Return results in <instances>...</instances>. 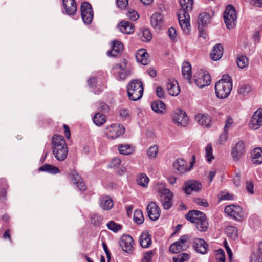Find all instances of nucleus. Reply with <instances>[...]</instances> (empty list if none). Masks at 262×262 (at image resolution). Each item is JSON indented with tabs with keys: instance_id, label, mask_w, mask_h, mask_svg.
<instances>
[{
	"instance_id": "obj_19",
	"label": "nucleus",
	"mask_w": 262,
	"mask_h": 262,
	"mask_svg": "<svg viewBox=\"0 0 262 262\" xmlns=\"http://www.w3.org/2000/svg\"><path fill=\"white\" fill-rule=\"evenodd\" d=\"M244 143L243 142L237 143L232 150V156L235 160H238L244 154Z\"/></svg>"
},
{
	"instance_id": "obj_2",
	"label": "nucleus",
	"mask_w": 262,
	"mask_h": 262,
	"mask_svg": "<svg viewBox=\"0 0 262 262\" xmlns=\"http://www.w3.org/2000/svg\"><path fill=\"white\" fill-rule=\"evenodd\" d=\"M53 154L58 161L64 160L68 155V149L63 136L54 135L52 139Z\"/></svg>"
},
{
	"instance_id": "obj_53",
	"label": "nucleus",
	"mask_w": 262,
	"mask_h": 262,
	"mask_svg": "<svg viewBox=\"0 0 262 262\" xmlns=\"http://www.w3.org/2000/svg\"><path fill=\"white\" fill-rule=\"evenodd\" d=\"M153 257V252L149 251L144 254L141 262H151Z\"/></svg>"
},
{
	"instance_id": "obj_17",
	"label": "nucleus",
	"mask_w": 262,
	"mask_h": 262,
	"mask_svg": "<svg viewBox=\"0 0 262 262\" xmlns=\"http://www.w3.org/2000/svg\"><path fill=\"white\" fill-rule=\"evenodd\" d=\"M185 216L187 220L193 223L206 217L203 212L196 210H190Z\"/></svg>"
},
{
	"instance_id": "obj_61",
	"label": "nucleus",
	"mask_w": 262,
	"mask_h": 262,
	"mask_svg": "<svg viewBox=\"0 0 262 262\" xmlns=\"http://www.w3.org/2000/svg\"><path fill=\"white\" fill-rule=\"evenodd\" d=\"M156 94L160 98H164L165 93L163 89L161 86H158L156 90Z\"/></svg>"
},
{
	"instance_id": "obj_1",
	"label": "nucleus",
	"mask_w": 262,
	"mask_h": 262,
	"mask_svg": "<svg viewBox=\"0 0 262 262\" xmlns=\"http://www.w3.org/2000/svg\"><path fill=\"white\" fill-rule=\"evenodd\" d=\"M181 8L179 10L178 17L183 31L188 33L190 28L189 12L192 9L193 0H179Z\"/></svg>"
},
{
	"instance_id": "obj_28",
	"label": "nucleus",
	"mask_w": 262,
	"mask_h": 262,
	"mask_svg": "<svg viewBox=\"0 0 262 262\" xmlns=\"http://www.w3.org/2000/svg\"><path fill=\"white\" fill-rule=\"evenodd\" d=\"M210 16L207 13H202L200 14L198 18V28L200 32L203 33V28L206 24L209 23Z\"/></svg>"
},
{
	"instance_id": "obj_30",
	"label": "nucleus",
	"mask_w": 262,
	"mask_h": 262,
	"mask_svg": "<svg viewBox=\"0 0 262 262\" xmlns=\"http://www.w3.org/2000/svg\"><path fill=\"white\" fill-rule=\"evenodd\" d=\"M113 205V200L108 196H103L100 199V206L103 210H108L111 209Z\"/></svg>"
},
{
	"instance_id": "obj_25",
	"label": "nucleus",
	"mask_w": 262,
	"mask_h": 262,
	"mask_svg": "<svg viewBox=\"0 0 262 262\" xmlns=\"http://www.w3.org/2000/svg\"><path fill=\"white\" fill-rule=\"evenodd\" d=\"M150 21L155 29L160 30L163 24V16L160 13H155L151 16Z\"/></svg>"
},
{
	"instance_id": "obj_35",
	"label": "nucleus",
	"mask_w": 262,
	"mask_h": 262,
	"mask_svg": "<svg viewBox=\"0 0 262 262\" xmlns=\"http://www.w3.org/2000/svg\"><path fill=\"white\" fill-rule=\"evenodd\" d=\"M39 170L46 171L51 174H56L60 172V170L57 167L50 164H46L39 168Z\"/></svg>"
},
{
	"instance_id": "obj_44",
	"label": "nucleus",
	"mask_w": 262,
	"mask_h": 262,
	"mask_svg": "<svg viewBox=\"0 0 262 262\" xmlns=\"http://www.w3.org/2000/svg\"><path fill=\"white\" fill-rule=\"evenodd\" d=\"M7 185L6 181L4 179H0V198L3 200L6 196V188Z\"/></svg>"
},
{
	"instance_id": "obj_23",
	"label": "nucleus",
	"mask_w": 262,
	"mask_h": 262,
	"mask_svg": "<svg viewBox=\"0 0 262 262\" xmlns=\"http://www.w3.org/2000/svg\"><path fill=\"white\" fill-rule=\"evenodd\" d=\"M165 194L163 199H161V203L164 208L166 210L169 209L172 206V194L168 189H165L163 190Z\"/></svg>"
},
{
	"instance_id": "obj_7",
	"label": "nucleus",
	"mask_w": 262,
	"mask_h": 262,
	"mask_svg": "<svg viewBox=\"0 0 262 262\" xmlns=\"http://www.w3.org/2000/svg\"><path fill=\"white\" fill-rule=\"evenodd\" d=\"M124 132V127L120 124H112L105 128V135L110 139H115L119 137Z\"/></svg>"
},
{
	"instance_id": "obj_34",
	"label": "nucleus",
	"mask_w": 262,
	"mask_h": 262,
	"mask_svg": "<svg viewBox=\"0 0 262 262\" xmlns=\"http://www.w3.org/2000/svg\"><path fill=\"white\" fill-rule=\"evenodd\" d=\"M151 108L155 113L162 114L165 110V105L162 101L156 100L151 103Z\"/></svg>"
},
{
	"instance_id": "obj_10",
	"label": "nucleus",
	"mask_w": 262,
	"mask_h": 262,
	"mask_svg": "<svg viewBox=\"0 0 262 262\" xmlns=\"http://www.w3.org/2000/svg\"><path fill=\"white\" fill-rule=\"evenodd\" d=\"M146 210L149 218L155 221L157 220L160 215V208L155 202H150L146 207Z\"/></svg>"
},
{
	"instance_id": "obj_40",
	"label": "nucleus",
	"mask_w": 262,
	"mask_h": 262,
	"mask_svg": "<svg viewBox=\"0 0 262 262\" xmlns=\"http://www.w3.org/2000/svg\"><path fill=\"white\" fill-rule=\"evenodd\" d=\"M134 220L135 222L138 224H142L144 220L143 213L141 210H136L134 212Z\"/></svg>"
},
{
	"instance_id": "obj_46",
	"label": "nucleus",
	"mask_w": 262,
	"mask_h": 262,
	"mask_svg": "<svg viewBox=\"0 0 262 262\" xmlns=\"http://www.w3.org/2000/svg\"><path fill=\"white\" fill-rule=\"evenodd\" d=\"M158 152V148L157 145L151 146L147 150L146 153L150 158H155Z\"/></svg>"
},
{
	"instance_id": "obj_58",
	"label": "nucleus",
	"mask_w": 262,
	"mask_h": 262,
	"mask_svg": "<svg viewBox=\"0 0 262 262\" xmlns=\"http://www.w3.org/2000/svg\"><path fill=\"white\" fill-rule=\"evenodd\" d=\"M224 245L225 248H226L227 253L228 254L229 260L230 262H232V256H233L232 252L231 249L228 245L227 242L226 240L224 241Z\"/></svg>"
},
{
	"instance_id": "obj_36",
	"label": "nucleus",
	"mask_w": 262,
	"mask_h": 262,
	"mask_svg": "<svg viewBox=\"0 0 262 262\" xmlns=\"http://www.w3.org/2000/svg\"><path fill=\"white\" fill-rule=\"evenodd\" d=\"M173 166L180 173H183L186 170V162L182 159L177 160L173 163Z\"/></svg>"
},
{
	"instance_id": "obj_21",
	"label": "nucleus",
	"mask_w": 262,
	"mask_h": 262,
	"mask_svg": "<svg viewBox=\"0 0 262 262\" xmlns=\"http://www.w3.org/2000/svg\"><path fill=\"white\" fill-rule=\"evenodd\" d=\"M223 47L220 43L216 44L210 53L211 58L214 61L219 60L223 55Z\"/></svg>"
},
{
	"instance_id": "obj_59",
	"label": "nucleus",
	"mask_w": 262,
	"mask_h": 262,
	"mask_svg": "<svg viewBox=\"0 0 262 262\" xmlns=\"http://www.w3.org/2000/svg\"><path fill=\"white\" fill-rule=\"evenodd\" d=\"M121 161L120 159L118 158H115L112 159L110 163V167L112 168H117L121 164Z\"/></svg>"
},
{
	"instance_id": "obj_60",
	"label": "nucleus",
	"mask_w": 262,
	"mask_h": 262,
	"mask_svg": "<svg viewBox=\"0 0 262 262\" xmlns=\"http://www.w3.org/2000/svg\"><path fill=\"white\" fill-rule=\"evenodd\" d=\"M118 8L123 9L126 8L128 4V0H117Z\"/></svg>"
},
{
	"instance_id": "obj_38",
	"label": "nucleus",
	"mask_w": 262,
	"mask_h": 262,
	"mask_svg": "<svg viewBox=\"0 0 262 262\" xmlns=\"http://www.w3.org/2000/svg\"><path fill=\"white\" fill-rule=\"evenodd\" d=\"M93 122L97 126H101L106 122L105 116L101 113H96L93 117Z\"/></svg>"
},
{
	"instance_id": "obj_6",
	"label": "nucleus",
	"mask_w": 262,
	"mask_h": 262,
	"mask_svg": "<svg viewBox=\"0 0 262 262\" xmlns=\"http://www.w3.org/2000/svg\"><path fill=\"white\" fill-rule=\"evenodd\" d=\"M189 236L187 235H183L178 241L170 246V252L173 253H177L186 250L189 246Z\"/></svg>"
},
{
	"instance_id": "obj_3",
	"label": "nucleus",
	"mask_w": 262,
	"mask_h": 262,
	"mask_svg": "<svg viewBox=\"0 0 262 262\" xmlns=\"http://www.w3.org/2000/svg\"><path fill=\"white\" fill-rule=\"evenodd\" d=\"M232 89V80L229 75H224L215 85V93L220 99L227 98L230 94Z\"/></svg>"
},
{
	"instance_id": "obj_37",
	"label": "nucleus",
	"mask_w": 262,
	"mask_h": 262,
	"mask_svg": "<svg viewBox=\"0 0 262 262\" xmlns=\"http://www.w3.org/2000/svg\"><path fill=\"white\" fill-rule=\"evenodd\" d=\"M197 229L201 232H205L208 228V222L207 217L194 223Z\"/></svg>"
},
{
	"instance_id": "obj_29",
	"label": "nucleus",
	"mask_w": 262,
	"mask_h": 262,
	"mask_svg": "<svg viewBox=\"0 0 262 262\" xmlns=\"http://www.w3.org/2000/svg\"><path fill=\"white\" fill-rule=\"evenodd\" d=\"M134 24L128 21H121L119 24V28L120 31L126 34L132 33L134 31Z\"/></svg>"
},
{
	"instance_id": "obj_42",
	"label": "nucleus",
	"mask_w": 262,
	"mask_h": 262,
	"mask_svg": "<svg viewBox=\"0 0 262 262\" xmlns=\"http://www.w3.org/2000/svg\"><path fill=\"white\" fill-rule=\"evenodd\" d=\"M149 182V178L145 174H141L137 179V184L141 186L147 187Z\"/></svg>"
},
{
	"instance_id": "obj_33",
	"label": "nucleus",
	"mask_w": 262,
	"mask_h": 262,
	"mask_svg": "<svg viewBox=\"0 0 262 262\" xmlns=\"http://www.w3.org/2000/svg\"><path fill=\"white\" fill-rule=\"evenodd\" d=\"M182 73L183 76L190 82L191 77V66L188 62L185 61L183 62L182 68Z\"/></svg>"
},
{
	"instance_id": "obj_16",
	"label": "nucleus",
	"mask_w": 262,
	"mask_h": 262,
	"mask_svg": "<svg viewBox=\"0 0 262 262\" xmlns=\"http://www.w3.org/2000/svg\"><path fill=\"white\" fill-rule=\"evenodd\" d=\"M193 80L196 85L201 88L209 85L211 83V77L209 73H203L200 77L196 78L195 76L193 77Z\"/></svg>"
},
{
	"instance_id": "obj_20",
	"label": "nucleus",
	"mask_w": 262,
	"mask_h": 262,
	"mask_svg": "<svg viewBox=\"0 0 262 262\" xmlns=\"http://www.w3.org/2000/svg\"><path fill=\"white\" fill-rule=\"evenodd\" d=\"M66 13L69 15L75 14L77 10V5L75 0H62Z\"/></svg>"
},
{
	"instance_id": "obj_14",
	"label": "nucleus",
	"mask_w": 262,
	"mask_h": 262,
	"mask_svg": "<svg viewBox=\"0 0 262 262\" xmlns=\"http://www.w3.org/2000/svg\"><path fill=\"white\" fill-rule=\"evenodd\" d=\"M119 243L120 247L124 251L128 253L132 251L134 240L131 236L129 235H123L120 239Z\"/></svg>"
},
{
	"instance_id": "obj_57",
	"label": "nucleus",
	"mask_w": 262,
	"mask_h": 262,
	"mask_svg": "<svg viewBox=\"0 0 262 262\" xmlns=\"http://www.w3.org/2000/svg\"><path fill=\"white\" fill-rule=\"evenodd\" d=\"M233 123V119L230 116H228L226 120L224 130L228 131Z\"/></svg>"
},
{
	"instance_id": "obj_18",
	"label": "nucleus",
	"mask_w": 262,
	"mask_h": 262,
	"mask_svg": "<svg viewBox=\"0 0 262 262\" xmlns=\"http://www.w3.org/2000/svg\"><path fill=\"white\" fill-rule=\"evenodd\" d=\"M70 177L72 183L76 185V187L81 191L86 190V186L82 181L80 176L74 171L71 172Z\"/></svg>"
},
{
	"instance_id": "obj_24",
	"label": "nucleus",
	"mask_w": 262,
	"mask_h": 262,
	"mask_svg": "<svg viewBox=\"0 0 262 262\" xmlns=\"http://www.w3.org/2000/svg\"><path fill=\"white\" fill-rule=\"evenodd\" d=\"M112 50L107 52V55L109 56L116 57L123 50V45L118 40H115L113 42Z\"/></svg>"
},
{
	"instance_id": "obj_12",
	"label": "nucleus",
	"mask_w": 262,
	"mask_h": 262,
	"mask_svg": "<svg viewBox=\"0 0 262 262\" xmlns=\"http://www.w3.org/2000/svg\"><path fill=\"white\" fill-rule=\"evenodd\" d=\"M173 122L183 126L188 124V118L185 112L181 110H176L172 115Z\"/></svg>"
},
{
	"instance_id": "obj_55",
	"label": "nucleus",
	"mask_w": 262,
	"mask_h": 262,
	"mask_svg": "<svg viewBox=\"0 0 262 262\" xmlns=\"http://www.w3.org/2000/svg\"><path fill=\"white\" fill-rule=\"evenodd\" d=\"M250 262H262V256L258 253H253L251 256Z\"/></svg>"
},
{
	"instance_id": "obj_45",
	"label": "nucleus",
	"mask_w": 262,
	"mask_h": 262,
	"mask_svg": "<svg viewBox=\"0 0 262 262\" xmlns=\"http://www.w3.org/2000/svg\"><path fill=\"white\" fill-rule=\"evenodd\" d=\"M106 226L109 230L113 231L114 232H117L121 229V226L114 221H110L106 224Z\"/></svg>"
},
{
	"instance_id": "obj_64",
	"label": "nucleus",
	"mask_w": 262,
	"mask_h": 262,
	"mask_svg": "<svg viewBox=\"0 0 262 262\" xmlns=\"http://www.w3.org/2000/svg\"><path fill=\"white\" fill-rule=\"evenodd\" d=\"M247 191L250 194H254V185L252 182H247Z\"/></svg>"
},
{
	"instance_id": "obj_50",
	"label": "nucleus",
	"mask_w": 262,
	"mask_h": 262,
	"mask_svg": "<svg viewBox=\"0 0 262 262\" xmlns=\"http://www.w3.org/2000/svg\"><path fill=\"white\" fill-rule=\"evenodd\" d=\"M126 16L132 20L135 21L138 19L139 15L134 10L128 9L126 13Z\"/></svg>"
},
{
	"instance_id": "obj_41",
	"label": "nucleus",
	"mask_w": 262,
	"mask_h": 262,
	"mask_svg": "<svg viewBox=\"0 0 262 262\" xmlns=\"http://www.w3.org/2000/svg\"><path fill=\"white\" fill-rule=\"evenodd\" d=\"M226 232L228 236L235 240L238 235L237 228L233 226H228L226 228Z\"/></svg>"
},
{
	"instance_id": "obj_51",
	"label": "nucleus",
	"mask_w": 262,
	"mask_h": 262,
	"mask_svg": "<svg viewBox=\"0 0 262 262\" xmlns=\"http://www.w3.org/2000/svg\"><path fill=\"white\" fill-rule=\"evenodd\" d=\"M216 259L217 262L225 261V255L223 250L220 249L216 251Z\"/></svg>"
},
{
	"instance_id": "obj_63",
	"label": "nucleus",
	"mask_w": 262,
	"mask_h": 262,
	"mask_svg": "<svg viewBox=\"0 0 262 262\" xmlns=\"http://www.w3.org/2000/svg\"><path fill=\"white\" fill-rule=\"evenodd\" d=\"M228 138V131L224 130V133L222 134L219 139V143L222 144L223 142H225Z\"/></svg>"
},
{
	"instance_id": "obj_8",
	"label": "nucleus",
	"mask_w": 262,
	"mask_h": 262,
	"mask_svg": "<svg viewBox=\"0 0 262 262\" xmlns=\"http://www.w3.org/2000/svg\"><path fill=\"white\" fill-rule=\"evenodd\" d=\"M93 11L91 4L87 2H83L81 5V18L85 24H90L93 19Z\"/></svg>"
},
{
	"instance_id": "obj_43",
	"label": "nucleus",
	"mask_w": 262,
	"mask_h": 262,
	"mask_svg": "<svg viewBox=\"0 0 262 262\" xmlns=\"http://www.w3.org/2000/svg\"><path fill=\"white\" fill-rule=\"evenodd\" d=\"M118 150L119 152L122 155H129L133 151V148L129 145H119Z\"/></svg>"
},
{
	"instance_id": "obj_4",
	"label": "nucleus",
	"mask_w": 262,
	"mask_h": 262,
	"mask_svg": "<svg viewBox=\"0 0 262 262\" xmlns=\"http://www.w3.org/2000/svg\"><path fill=\"white\" fill-rule=\"evenodd\" d=\"M127 94L131 100L136 101L140 99L143 94L142 82L137 79L132 81L127 85Z\"/></svg>"
},
{
	"instance_id": "obj_52",
	"label": "nucleus",
	"mask_w": 262,
	"mask_h": 262,
	"mask_svg": "<svg viewBox=\"0 0 262 262\" xmlns=\"http://www.w3.org/2000/svg\"><path fill=\"white\" fill-rule=\"evenodd\" d=\"M245 59L246 57L243 55H238L237 56L236 63L239 68L243 69L246 67Z\"/></svg>"
},
{
	"instance_id": "obj_5",
	"label": "nucleus",
	"mask_w": 262,
	"mask_h": 262,
	"mask_svg": "<svg viewBox=\"0 0 262 262\" xmlns=\"http://www.w3.org/2000/svg\"><path fill=\"white\" fill-rule=\"evenodd\" d=\"M236 18L235 10L233 5H227L224 13V19L228 29H231L235 26Z\"/></svg>"
},
{
	"instance_id": "obj_62",
	"label": "nucleus",
	"mask_w": 262,
	"mask_h": 262,
	"mask_svg": "<svg viewBox=\"0 0 262 262\" xmlns=\"http://www.w3.org/2000/svg\"><path fill=\"white\" fill-rule=\"evenodd\" d=\"M234 199V195L230 193H227L225 194H221L220 196V199L221 200H232Z\"/></svg>"
},
{
	"instance_id": "obj_26",
	"label": "nucleus",
	"mask_w": 262,
	"mask_h": 262,
	"mask_svg": "<svg viewBox=\"0 0 262 262\" xmlns=\"http://www.w3.org/2000/svg\"><path fill=\"white\" fill-rule=\"evenodd\" d=\"M252 162L254 164L262 163V148H255L251 152Z\"/></svg>"
},
{
	"instance_id": "obj_9",
	"label": "nucleus",
	"mask_w": 262,
	"mask_h": 262,
	"mask_svg": "<svg viewBox=\"0 0 262 262\" xmlns=\"http://www.w3.org/2000/svg\"><path fill=\"white\" fill-rule=\"evenodd\" d=\"M262 126V108L256 111L250 121L249 126L250 128L256 130Z\"/></svg>"
},
{
	"instance_id": "obj_47",
	"label": "nucleus",
	"mask_w": 262,
	"mask_h": 262,
	"mask_svg": "<svg viewBox=\"0 0 262 262\" xmlns=\"http://www.w3.org/2000/svg\"><path fill=\"white\" fill-rule=\"evenodd\" d=\"M103 221V217L97 214H94L91 218V223L95 226H98L100 225Z\"/></svg>"
},
{
	"instance_id": "obj_11",
	"label": "nucleus",
	"mask_w": 262,
	"mask_h": 262,
	"mask_svg": "<svg viewBox=\"0 0 262 262\" xmlns=\"http://www.w3.org/2000/svg\"><path fill=\"white\" fill-rule=\"evenodd\" d=\"M226 214L235 220H239L243 216L242 208L237 205L227 206L224 210Z\"/></svg>"
},
{
	"instance_id": "obj_15",
	"label": "nucleus",
	"mask_w": 262,
	"mask_h": 262,
	"mask_svg": "<svg viewBox=\"0 0 262 262\" xmlns=\"http://www.w3.org/2000/svg\"><path fill=\"white\" fill-rule=\"evenodd\" d=\"M193 246L196 252L202 254L207 253L208 244L202 238H196L193 243Z\"/></svg>"
},
{
	"instance_id": "obj_22",
	"label": "nucleus",
	"mask_w": 262,
	"mask_h": 262,
	"mask_svg": "<svg viewBox=\"0 0 262 262\" xmlns=\"http://www.w3.org/2000/svg\"><path fill=\"white\" fill-rule=\"evenodd\" d=\"M167 90L171 96H177L180 92V89L177 81L169 80L167 83Z\"/></svg>"
},
{
	"instance_id": "obj_13",
	"label": "nucleus",
	"mask_w": 262,
	"mask_h": 262,
	"mask_svg": "<svg viewBox=\"0 0 262 262\" xmlns=\"http://www.w3.org/2000/svg\"><path fill=\"white\" fill-rule=\"evenodd\" d=\"M202 188V186L200 182L194 180H190L185 182L182 189L186 194H189L192 191H199Z\"/></svg>"
},
{
	"instance_id": "obj_27",
	"label": "nucleus",
	"mask_w": 262,
	"mask_h": 262,
	"mask_svg": "<svg viewBox=\"0 0 262 262\" xmlns=\"http://www.w3.org/2000/svg\"><path fill=\"white\" fill-rule=\"evenodd\" d=\"M136 57L138 62L141 63L143 65H147L148 64V54L145 49L138 50Z\"/></svg>"
},
{
	"instance_id": "obj_48",
	"label": "nucleus",
	"mask_w": 262,
	"mask_h": 262,
	"mask_svg": "<svg viewBox=\"0 0 262 262\" xmlns=\"http://www.w3.org/2000/svg\"><path fill=\"white\" fill-rule=\"evenodd\" d=\"M205 156L208 162H211L214 158L212 154V148L211 145L209 144L205 148Z\"/></svg>"
},
{
	"instance_id": "obj_32",
	"label": "nucleus",
	"mask_w": 262,
	"mask_h": 262,
	"mask_svg": "<svg viewBox=\"0 0 262 262\" xmlns=\"http://www.w3.org/2000/svg\"><path fill=\"white\" fill-rule=\"evenodd\" d=\"M195 120L202 125L209 127L211 123V119L208 115L198 114L195 116Z\"/></svg>"
},
{
	"instance_id": "obj_31",
	"label": "nucleus",
	"mask_w": 262,
	"mask_h": 262,
	"mask_svg": "<svg viewBox=\"0 0 262 262\" xmlns=\"http://www.w3.org/2000/svg\"><path fill=\"white\" fill-rule=\"evenodd\" d=\"M140 243L143 248L149 247L151 244V236L148 232H144L140 236Z\"/></svg>"
},
{
	"instance_id": "obj_39",
	"label": "nucleus",
	"mask_w": 262,
	"mask_h": 262,
	"mask_svg": "<svg viewBox=\"0 0 262 262\" xmlns=\"http://www.w3.org/2000/svg\"><path fill=\"white\" fill-rule=\"evenodd\" d=\"M141 40L144 42H148L152 39V34L148 29H143L140 35Z\"/></svg>"
},
{
	"instance_id": "obj_56",
	"label": "nucleus",
	"mask_w": 262,
	"mask_h": 262,
	"mask_svg": "<svg viewBox=\"0 0 262 262\" xmlns=\"http://www.w3.org/2000/svg\"><path fill=\"white\" fill-rule=\"evenodd\" d=\"M168 34L171 40L174 41L177 37V32L174 28L171 27L168 30Z\"/></svg>"
},
{
	"instance_id": "obj_54",
	"label": "nucleus",
	"mask_w": 262,
	"mask_h": 262,
	"mask_svg": "<svg viewBox=\"0 0 262 262\" xmlns=\"http://www.w3.org/2000/svg\"><path fill=\"white\" fill-rule=\"evenodd\" d=\"M193 201L194 203L198 204L199 205L203 207H207L209 205L207 201L205 199L195 198L194 199Z\"/></svg>"
},
{
	"instance_id": "obj_49",
	"label": "nucleus",
	"mask_w": 262,
	"mask_h": 262,
	"mask_svg": "<svg viewBox=\"0 0 262 262\" xmlns=\"http://www.w3.org/2000/svg\"><path fill=\"white\" fill-rule=\"evenodd\" d=\"M189 258V255L187 253H183L176 257H173L172 259L173 262H184Z\"/></svg>"
}]
</instances>
